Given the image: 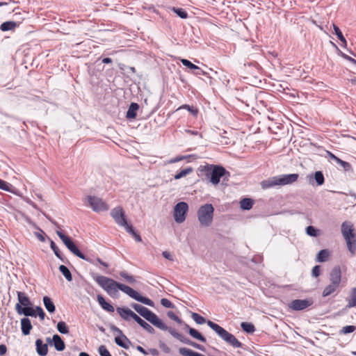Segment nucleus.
<instances>
[{
  "instance_id": "42",
  "label": "nucleus",
  "mask_w": 356,
  "mask_h": 356,
  "mask_svg": "<svg viewBox=\"0 0 356 356\" xmlns=\"http://www.w3.org/2000/svg\"><path fill=\"white\" fill-rule=\"evenodd\" d=\"M57 330L61 334H68L69 330L64 321H59L57 324Z\"/></svg>"
},
{
  "instance_id": "20",
  "label": "nucleus",
  "mask_w": 356,
  "mask_h": 356,
  "mask_svg": "<svg viewBox=\"0 0 356 356\" xmlns=\"http://www.w3.org/2000/svg\"><path fill=\"white\" fill-rule=\"evenodd\" d=\"M17 299H18V303L22 307H26L28 306H32V303L29 299V298L26 296V294L24 292L17 291Z\"/></svg>"
},
{
  "instance_id": "43",
  "label": "nucleus",
  "mask_w": 356,
  "mask_h": 356,
  "mask_svg": "<svg viewBox=\"0 0 356 356\" xmlns=\"http://www.w3.org/2000/svg\"><path fill=\"white\" fill-rule=\"evenodd\" d=\"M186 345H188V346H191L193 348H195L200 350H202V351H204V347L200 344H198L191 340H190L189 339L186 338V339L185 340L184 343Z\"/></svg>"
},
{
  "instance_id": "54",
  "label": "nucleus",
  "mask_w": 356,
  "mask_h": 356,
  "mask_svg": "<svg viewBox=\"0 0 356 356\" xmlns=\"http://www.w3.org/2000/svg\"><path fill=\"white\" fill-rule=\"evenodd\" d=\"M35 312H36V316L38 315L42 321H43L44 319L45 313L44 312V311L41 307L37 306L35 308Z\"/></svg>"
},
{
  "instance_id": "9",
  "label": "nucleus",
  "mask_w": 356,
  "mask_h": 356,
  "mask_svg": "<svg viewBox=\"0 0 356 356\" xmlns=\"http://www.w3.org/2000/svg\"><path fill=\"white\" fill-rule=\"evenodd\" d=\"M85 203L88 204L95 212L107 211L108 205L100 197L89 195L85 199Z\"/></svg>"
},
{
  "instance_id": "25",
  "label": "nucleus",
  "mask_w": 356,
  "mask_h": 356,
  "mask_svg": "<svg viewBox=\"0 0 356 356\" xmlns=\"http://www.w3.org/2000/svg\"><path fill=\"white\" fill-rule=\"evenodd\" d=\"M52 343L54 344L55 348L58 351H62L65 349V345L63 340L58 334H54L52 338Z\"/></svg>"
},
{
  "instance_id": "2",
  "label": "nucleus",
  "mask_w": 356,
  "mask_h": 356,
  "mask_svg": "<svg viewBox=\"0 0 356 356\" xmlns=\"http://www.w3.org/2000/svg\"><path fill=\"white\" fill-rule=\"evenodd\" d=\"M298 174L282 175L275 176L261 182V186L263 189H268L276 186H285L296 182L298 179Z\"/></svg>"
},
{
  "instance_id": "40",
  "label": "nucleus",
  "mask_w": 356,
  "mask_h": 356,
  "mask_svg": "<svg viewBox=\"0 0 356 356\" xmlns=\"http://www.w3.org/2000/svg\"><path fill=\"white\" fill-rule=\"evenodd\" d=\"M241 326L242 330L248 333H252L255 330L254 325L250 323L243 322Z\"/></svg>"
},
{
  "instance_id": "17",
  "label": "nucleus",
  "mask_w": 356,
  "mask_h": 356,
  "mask_svg": "<svg viewBox=\"0 0 356 356\" xmlns=\"http://www.w3.org/2000/svg\"><path fill=\"white\" fill-rule=\"evenodd\" d=\"M307 179L309 183L312 185H314V182L316 181L318 186H321L323 185L325 181L324 176L321 171L316 172L314 175H308Z\"/></svg>"
},
{
  "instance_id": "60",
  "label": "nucleus",
  "mask_w": 356,
  "mask_h": 356,
  "mask_svg": "<svg viewBox=\"0 0 356 356\" xmlns=\"http://www.w3.org/2000/svg\"><path fill=\"white\" fill-rule=\"evenodd\" d=\"M162 255L163 256L164 258H165L167 259H169L170 261L173 260V258H172L171 254L167 251H163L162 252Z\"/></svg>"
},
{
  "instance_id": "44",
  "label": "nucleus",
  "mask_w": 356,
  "mask_h": 356,
  "mask_svg": "<svg viewBox=\"0 0 356 356\" xmlns=\"http://www.w3.org/2000/svg\"><path fill=\"white\" fill-rule=\"evenodd\" d=\"M13 186L12 184L0 179V189H2L6 191L12 192Z\"/></svg>"
},
{
  "instance_id": "30",
  "label": "nucleus",
  "mask_w": 356,
  "mask_h": 356,
  "mask_svg": "<svg viewBox=\"0 0 356 356\" xmlns=\"http://www.w3.org/2000/svg\"><path fill=\"white\" fill-rule=\"evenodd\" d=\"M43 303H44V305L46 309L49 313H54L55 312L56 307L49 297L44 296L43 297Z\"/></svg>"
},
{
  "instance_id": "10",
  "label": "nucleus",
  "mask_w": 356,
  "mask_h": 356,
  "mask_svg": "<svg viewBox=\"0 0 356 356\" xmlns=\"http://www.w3.org/2000/svg\"><path fill=\"white\" fill-rule=\"evenodd\" d=\"M188 210V205L185 202L177 203L174 207V219L176 222L181 223L186 219V216Z\"/></svg>"
},
{
  "instance_id": "31",
  "label": "nucleus",
  "mask_w": 356,
  "mask_h": 356,
  "mask_svg": "<svg viewBox=\"0 0 356 356\" xmlns=\"http://www.w3.org/2000/svg\"><path fill=\"white\" fill-rule=\"evenodd\" d=\"M356 307V288H353L350 290V297L348 299L347 308H352Z\"/></svg>"
},
{
  "instance_id": "62",
  "label": "nucleus",
  "mask_w": 356,
  "mask_h": 356,
  "mask_svg": "<svg viewBox=\"0 0 356 356\" xmlns=\"http://www.w3.org/2000/svg\"><path fill=\"white\" fill-rule=\"evenodd\" d=\"M328 155H329V157L334 160V161H336L337 163L339 162V161H340V159L338 158L337 156H336L334 154H333L332 153L328 152Z\"/></svg>"
},
{
  "instance_id": "63",
  "label": "nucleus",
  "mask_w": 356,
  "mask_h": 356,
  "mask_svg": "<svg viewBox=\"0 0 356 356\" xmlns=\"http://www.w3.org/2000/svg\"><path fill=\"white\" fill-rule=\"evenodd\" d=\"M187 156H177V157H175V159H173L172 160H171V163H176V162H178V161H182L184 159H185Z\"/></svg>"
},
{
  "instance_id": "53",
  "label": "nucleus",
  "mask_w": 356,
  "mask_h": 356,
  "mask_svg": "<svg viewBox=\"0 0 356 356\" xmlns=\"http://www.w3.org/2000/svg\"><path fill=\"white\" fill-rule=\"evenodd\" d=\"M161 304L166 308H174V305L168 299L162 298L161 300Z\"/></svg>"
},
{
  "instance_id": "51",
  "label": "nucleus",
  "mask_w": 356,
  "mask_h": 356,
  "mask_svg": "<svg viewBox=\"0 0 356 356\" xmlns=\"http://www.w3.org/2000/svg\"><path fill=\"white\" fill-rule=\"evenodd\" d=\"M337 163L339 164L345 171H350L352 170L351 165L346 161L340 159Z\"/></svg>"
},
{
  "instance_id": "24",
  "label": "nucleus",
  "mask_w": 356,
  "mask_h": 356,
  "mask_svg": "<svg viewBox=\"0 0 356 356\" xmlns=\"http://www.w3.org/2000/svg\"><path fill=\"white\" fill-rule=\"evenodd\" d=\"M32 325L31 321L28 318H23L21 319V329L22 332L24 335L29 334L31 329Z\"/></svg>"
},
{
  "instance_id": "61",
  "label": "nucleus",
  "mask_w": 356,
  "mask_h": 356,
  "mask_svg": "<svg viewBox=\"0 0 356 356\" xmlns=\"http://www.w3.org/2000/svg\"><path fill=\"white\" fill-rule=\"evenodd\" d=\"M7 351V348L5 345H0V355H3Z\"/></svg>"
},
{
  "instance_id": "21",
  "label": "nucleus",
  "mask_w": 356,
  "mask_h": 356,
  "mask_svg": "<svg viewBox=\"0 0 356 356\" xmlns=\"http://www.w3.org/2000/svg\"><path fill=\"white\" fill-rule=\"evenodd\" d=\"M36 351L40 356H45L48 353L47 344L43 343L42 339H38L35 341Z\"/></svg>"
},
{
  "instance_id": "45",
  "label": "nucleus",
  "mask_w": 356,
  "mask_h": 356,
  "mask_svg": "<svg viewBox=\"0 0 356 356\" xmlns=\"http://www.w3.org/2000/svg\"><path fill=\"white\" fill-rule=\"evenodd\" d=\"M319 230L316 229L314 226L309 225L306 227V233L307 235L310 236H317L318 234Z\"/></svg>"
},
{
  "instance_id": "6",
  "label": "nucleus",
  "mask_w": 356,
  "mask_h": 356,
  "mask_svg": "<svg viewBox=\"0 0 356 356\" xmlns=\"http://www.w3.org/2000/svg\"><path fill=\"white\" fill-rule=\"evenodd\" d=\"M56 234L60 238V240L63 241V243L65 244V245L67 247V248L76 257L88 261L91 264H94L92 260L90 259L89 257L85 256L76 247V245L74 243L72 240L68 237L67 236L65 235L62 231L57 230Z\"/></svg>"
},
{
  "instance_id": "38",
  "label": "nucleus",
  "mask_w": 356,
  "mask_h": 356,
  "mask_svg": "<svg viewBox=\"0 0 356 356\" xmlns=\"http://www.w3.org/2000/svg\"><path fill=\"white\" fill-rule=\"evenodd\" d=\"M191 317H192L193 320L198 325H202L205 323H207V321H206V319L203 316H200V314H198L197 313L193 312L191 314Z\"/></svg>"
},
{
  "instance_id": "34",
  "label": "nucleus",
  "mask_w": 356,
  "mask_h": 356,
  "mask_svg": "<svg viewBox=\"0 0 356 356\" xmlns=\"http://www.w3.org/2000/svg\"><path fill=\"white\" fill-rule=\"evenodd\" d=\"M189 334L195 339L200 341L201 342L205 343L206 338L202 336L197 330L194 328H189Z\"/></svg>"
},
{
  "instance_id": "7",
  "label": "nucleus",
  "mask_w": 356,
  "mask_h": 356,
  "mask_svg": "<svg viewBox=\"0 0 356 356\" xmlns=\"http://www.w3.org/2000/svg\"><path fill=\"white\" fill-rule=\"evenodd\" d=\"M206 175L210 178V181L216 185L220 182V179L225 174H229L226 170L220 165H207L204 167Z\"/></svg>"
},
{
  "instance_id": "1",
  "label": "nucleus",
  "mask_w": 356,
  "mask_h": 356,
  "mask_svg": "<svg viewBox=\"0 0 356 356\" xmlns=\"http://www.w3.org/2000/svg\"><path fill=\"white\" fill-rule=\"evenodd\" d=\"M95 282L112 298H116L118 290L127 295L129 294L131 287L124 284L118 283L114 280L103 275L93 276Z\"/></svg>"
},
{
  "instance_id": "27",
  "label": "nucleus",
  "mask_w": 356,
  "mask_h": 356,
  "mask_svg": "<svg viewBox=\"0 0 356 356\" xmlns=\"http://www.w3.org/2000/svg\"><path fill=\"white\" fill-rule=\"evenodd\" d=\"M20 24V22L7 21L1 24L0 29L3 31L14 30Z\"/></svg>"
},
{
  "instance_id": "46",
  "label": "nucleus",
  "mask_w": 356,
  "mask_h": 356,
  "mask_svg": "<svg viewBox=\"0 0 356 356\" xmlns=\"http://www.w3.org/2000/svg\"><path fill=\"white\" fill-rule=\"evenodd\" d=\"M120 275L129 283H134L136 282L134 277L132 275H129L125 271H121L120 273Z\"/></svg>"
},
{
  "instance_id": "48",
  "label": "nucleus",
  "mask_w": 356,
  "mask_h": 356,
  "mask_svg": "<svg viewBox=\"0 0 356 356\" xmlns=\"http://www.w3.org/2000/svg\"><path fill=\"white\" fill-rule=\"evenodd\" d=\"M355 327L354 325H346L342 327L340 331V333L346 334L351 332H353L355 330Z\"/></svg>"
},
{
  "instance_id": "33",
  "label": "nucleus",
  "mask_w": 356,
  "mask_h": 356,
  "mask_svg": "<svg viewBox=\"0 0 356 356\" xmlns=\"http://www.w3.org/2000/svg\"><path fill=\"white\" fill-rule=\"evenodd\" d=\"M189 334L195 339L200 341L201 342L205 343L206 338L202 336L197 330L194 328H189Z\"/></svg>"
},
{
  "instance_id": "37",
  "label": "nucleus",
  "mask_w": 356,
  "mask_h": 356,
  "mask_svg": "<svg viewBox=\"0 0 356 356\" xmlns=\"http://www.w3.org/2000/svg\"><path fill=\"white\" fill-rule=\"evenodd\" d=\"M241 207L244 210H249L252 207L253 202L250 198H244L241 202Z\"/></svg>"
},
{
  "instance_id": "12",
  "label": "nucleus",
  "mask_w": 356,
  "mask_h": 356,
  "mask_svg": "<svg viewBox=\"0 0 356 356\" xmlns=\"http://www.w3.org/2000/svg\"><path fill=\"white\" fill-rule=\"evenodd\" d=\"M157 321L159 322V325H154L156 327L161 329L163 331H168L169 333L175 339H178L183 343H184L185 340L186 339V337H184L181 334L178 332L175 329L172 327H168L159 317L157 318Z\"/></svg>"
},
{
  "instance_id": "39",
  "label": "nucleus",
  "mask_w": 356,
  "mask_h": 356,
  "mask_svg": "<svg viewBox=\"0 0 356 356\" xmlns=\"http://www.w3.org/2000/svg\"><path fill=\"white\" fill-rule=\"evenodd\" d=\"M170 9L175 13L181 19H186L188 17V13L183 8L172 7L170 8Z\"/></svg>"
},
{
  "instance_id": "36",
  "label": "nucleus",
  "mask_w": 356,
  "mask_h": 356,
  "mask_svg": "<svg viewBox=\"0 0 356 356\" xmlns=\"http://www.w3.org/2000/svg\"><path fill=\"white\" fill-rule=\"evenodd\" d=\"M59 270L67 281L70 282L72 280V274L70 270L65 266L60 265L59 266Z\"/></svg>"
},
{
  "instance_id": "35",
  "label": "nucleus",
  "mask_w": 356,
  "mask_h": 356,
  "mask_svg": "<svg viewBox=\"0 0 356 356\" xmlns=\"http://www.w3.org/2000/svg\"><path fill=\"white\" fill-rule=\"evenodd\" d=\"M333 29L335 35L337 36L338 39L341 42V45L345 46L346 45V40L345 39L344 36L343 35L341 30L339 28L336 26L335 24H333Z\"/></svg>"
},
{
  "instance_id": "47",
  "label": "nucleus",
  "mask_w": 356,
  "mask_h": 356,
  "mask_svg": "<svg viewBox=\"0 0 356 356\" xmlns=\"http://www.w3.org/2000/svg\"><path fill=\"white\" fill-rule=\"evenodd\" d=\"M50 247L56 256L62 260L60 251L53 241H51Z\"/></svg>"
},
{
  "instance_id": "64",
  "label": "nucleus",
  "mask_w": 356,
  "mask_h": 356,
  "mask_svg": "<svg viewBox=\"0 0 356 356\" xmlns=\"http://www.w3.org/2000/svg\"><path fill=\"white\" fill-rule=\"evenodd\" d=\"M111 329L112 331H113L114 332H117L119 334L122 335V332L121 330H120L118 327H117L115 325H112L111 327Z\"/></svg>"
},
{
  "instance_id": "59",
  "label": "nucleus",
  "mask_w": 356,
  "mask_h": 356,
  "mask_svg": "<svg viewBox=\"0 0 356 356\" xmlns=\"http://www.w3.org/2000/svg\"><path fill=\"white\" fill-rule=\"evenodd\" d=\"M131 235L134 238V239L137 242H140L142 241L141 236L136 233L135 231L131 234Z\"/></svg>"
},
{
  "instance_id": "16",
  "label": "nucleus",
  "mask_w": 356,
  "mask_h": 356,
  "mask_svg": "<svg viewBox=\"0 0 356 356\" xmlns=\"http://www.w3.org/2000/svg\"><path fill=\"white\" fill-rule=\"evenodd\" d=\"M330 282L339 286L341 280V271L339 266L334 267L330 273Z\"/></svg>"
},
{
  "instance_id": "3",
  "label": "nucleus",
  "mask_w": 356,
  "mask_h": 356,
  "mask_svg": "<svg viewBox=\"0 0 356 356\" xmlns=\"http://www.w3.org/2000/svg\"><path fill=\"white\" fill-rule=\"evenodd\" d=\"M208 326L212 329L223 341L234 348L242 347V343L240 342L232 334L227 332L219 325L208 320Z\"/></svg>"
},
{
  "instance_id": "26",
  "label": "nucleus",
  "mask_w": 356,
  "mask_h": 356,
  "mask_svg": "<svg viewBox=\"0 0 356 356\" xmlns=\"http://www.w3.org/2000/svg\"><path fill=\"white\" fill-rule=\"evenodd\" d=\"M97 299L98 303L104 310L108 312H113L115 311L114 307L110 303L107 302L102 295H97Z\"/></svg>"
},
{
  "instance_id": "18",
  "label": "nucleus",
  "mask_w": 356,
  "mask_h": 356,
  "mask_svg": "<svg viewBox=\"0 0 356 356\" xmlns=\"http://www.w3.org/2000/svg\"><path fill=\"white\" fill-rule=\"evenodd\" d=\"M117 312L120 316L125 321H128L129 318L134 319V316L136 315L130 309L127 307H118Z\"/></svg>"
},
{
  "instance_id": "8",
  "label": "nucleus",
  "mask_w": 356,
  "mask_h": 356,
  "mask_svg": "<svg viewBox=\"0 0 356 356\" xmlns=\"http://www.w3.org/2000/svg\"><path fill=\"white\" fill-rule=\"evenodd\" d=\"M131 307L152 325L160 324L157 321L158 316L147 307L137 303H132Z\"/></svg>"
},
{
  "instance_id": "23",
  "label": "nucleus",
  "mask_w": 356,
  "mask_h": 356,
  "mask_svg": "<svg viewBox=\"0 0 356 356\" xmlns=\"http://www.w3.org/2000/svg\"><path fill=\"white\" fill-rule=\"evenodd\" d=\"M115 342L117 345L125 349H128L131 344L129 339L123 334L120 337H115Z\"/></svg>"
},
{
  "instance_id": "58",
  "label": "nucleus",
  "mask_w": 356,
  "mask_h": 356,
  "mask_svg": "<svg viewBox=\"0 0 356 356\" xmlns=\"http://www.w3.org/2000/svg\"><path fill=\"white\" fill-rule=\"evenodd\" d=\"M131 235L134 238V239L137 242H140L142 241L141 236L136 233L135 231L131 234Z\"/></svg>"
},
{
  "instance_id": "29",
  "label": "nucleus",
  "mask_w": 356,
  "mask_h": 356,
  "mask_svg": "<svg viewBox=\"0 0 356 356\" xmlns=\"http://www.w3.org/2000/svg\"><path fill=\"white\" fill-rule=\"evenodd\" d=\"M330 257V251L327 249L321 250L316 255V261L317 262L327 261Z\"/></svg>"
},
{
  "instance_id": "56",
  "label": "nucleus",
  "mask_w": 356,
  "mask_h": 356,
  "mask_svg": "<svg viewBox=\"0 0 356 356\" xmlns=\"http://www.w3.org/2000/svg\"><path fill=\"white\" fill-rule=\"evenodd\" d=\"M40 232H35V236L39 241L44 242L45 241V238L44 236V233L42 229H40Z\"/></svg>"
},
{
  "instance_id": "11",
  "label": "nucleus",
  "mask_w": 356,
  "mask_h": 356,
  "mask_svg": "<svg viewBox=\"0 0 356 356\" xmlns=\"http://www.w3.org/2000/svg\"><path fill=\"white\" fill-rule=\"evenodd\" d=\"M111 216L114 219L115 222L120 227L126 225V222H127L124 211L121 207L113 208L111 211Z\"/></svg>"
},
{
  "instance_id": "19",
  "label": "nucleus",
  "mask_w": 356,
  "mask_h": 356,
  "mask_svg": "<svg viewBox=\"0 0 356 356\" xmlns=\"http://www.w3.org/2000/svg\"><path fill=\"white\" fill-rule=\"evenodd\" d=\"M181 62L184 66H186L191 70H194L193 74L195 75H202V74H205V72L201 68H200L198 66L194 65L193 63H192L190 60H188L187 59L183 58L181 60Z\"/></svg>"
},
{
  "instance_id": "28",
  "label": "nucleus",
  "mask_w": 356,
  "mask_h": 356,
  "mask_svg": "<svg viewBox=\"0 0 356 356\" xmlns=\"http://www.w3.org/2000/svg\"><path fill=\"white\" fill-rule=\"evenodd\" d=\"M139 108V106L137 103H131L128 111L127 112L126 117L127 119H134L136 117V111Z\"/></svg>"
},
{
  "instance_id": "5",
  "label": "nucleus",
  "mask_w": 356,
  "mask_h": 356,
  "mask_svg": "<svg viewBox=\"0 0 356 356\" xmlns=\"http://www.w3.org/2000/svg\"><path fill=\"white\" fill-rule=\"evenodd\" d=\"M214 208L211 204L201 206L197 211V218L200 225L209 227L213 221Z\"/></svg>"
},
{
  "instance_id": "15",
  "label": "nucleus",
  "mask_w": 356,
  "mask_h": 356,
  "mask_svg": "<svg viewBox=\"0 0 356 356\" xmlns=\"http://www.w3.org/2000/svg\"><path fill=\"white\" fill-rule=\"evenodd\" d=\"M15 309L18 314L24 315L26 316H31L36 317L35 310L32 307V306H28L26 307H23L19 304H16Z\"/></svg>"
},
{
  "instance_id": "14",
  "label": "nucleus",
  "mask_w": 356,
  "mask_h": 356,
  "mask_svg": "<svg viewBox=\"0 0 356 356\" xmlns=\"http://www.w3.org/2000/svg\"><path fill=\"white\" fill-rule=\"evenodd\" d=\"M312 304V302L311 300L297 299L290 303L289 307L295 311H300L307 308Z\"/></svg>"
},
{
  "instance_id": "55",
  "label": "nucleus",
  "mask_w": 356,
  "mask_h": 356,
  "mask_svg": "<svg viewBox=\"0 0 356 356\" xmlns=\"http://www.w3.org/2000/svg\"><path fill=\"white\" fill-rule=\"evenodd\" d=\"M312 275L314 277H317L320 275V266L317 265L313 267Z\"/></svg>"
},
{
  "instance_id": "41",
  "label": "nucleus",
  "mask_w": 356,
  "mask_h": 356,
  "mask_svg": "<svg viewBox=\"0 0 356 356\" xmlns=\"http://www.w3.org/2000/svg\"><path fill=\"white\" fill-rule=\"evenodd\" d=\"M193 172V168H186L185 169H183L182 170H181L179 172L177 173L175 175V179H179L186 175H188V174H190L191 172Z\"/></svg>"
},
{
  "instance_id": "4",
  "label": "nucleus",
  "mask_w": 356,
  "mask_h": 356,
  "mask_svg": "<svg viewBox=\"0 0 356 356\" xmlns=\"http://www.w3.org/2000/svg\"><path fill=\"white\" fill-rule=\"evenodd\" d=\"M341 233L346 240L348 250L354 254L356 250V234L351 222L345 221L341 224Z\"/></svg>"
},
{
  "instance_id": "49",
  "label": "nucleus",
  "mask_w": 356,
  "mask_h": 356,
  "mask_svg": "<svg viewBox=\"0 0 356 356\" xmlns=\"http://www.w3.org/2000/svg\"><path fill=\"white\" fill-rule=\"evenodd\" d=\"M181 108L187 109L193 115H196L198 113V110L196 108H195L193 106H191L187 104H184V105L181 106V107H179V109H181Z\"/></svg>"
},
{
  "instance_id": "57",
  "label": "nucleus",
  "mask_w": 356,
  "mask_h": 356,
  "mask_svg": "<svg viewBox=\"0 0 356 356\" xmlns=\"http://www.w3.org/2000/svg\"><path fill=\"white\" fill-rule=\"evenodd\" d=\"M121 227H123L125 229V230L130 234L135 231L133 227L129 225L127 222H126V225H122Z\"/></svg>"
},
{
  "instance_id": "13",
  "label": "nucleus",
  "mask_w": 356,
  "mask_h": 356,
  "mask_svg": "<svg viewBox=\"0 0 356 356\" xmlns=\"http://www.w3.org/2000/svg\"><path fill=\"white\" fill-rule=\"evenodd\" d=\"M128 296L133 299L150 307H154V302L148 298L142 296L139 293L133 289H130Z\"/></svg>"
},
{
  "instance_id": "52",
  "label": "nucleus",
  "mask_w": 356,
  "mask_h": 356,
  "mask_svg": "<svg viewBox=\"0 0 356 356\" xmlns=\"http://www.w3.org/2000/svg\"><path fill=\"white\" fill-rule=\"evenodd\" d=\"M98 352L101 356H111L109 351L104 346H99Z\"/></svg>"
},
{
  "instance_id": "22",
  "label": "nucleus",
  "mask_w": 356,
  "mask_h": 356,
  "mask_svg": "<svg viewBox=\"0 0 356 356\" xmlns=\"http://www.w3.org/2000/svg\"><path fill=\"white\" fill-rule=\"evenodd\" d=\"M136 322H137L144 330H145L149 334H154L155 330L149 324L143 320L138 315H135L134 319Z\"/></svg>"
},
{
  "instance_id": "50",
  "label": "nucleus",
  "mask_w": 356,
  "mask_h": 356,
  "mask_svg": "<svg viewBox=\"0 0 356 356\" xmlns=\"http://www.w3.org/2000/svg\"><path fill=\"white\" fill-rule=\"evenodd\" d=\"M167 315L171 320L175 321L177 323H182V321L172 311L168 312Z\"/></svg>"
},
{
  "instance_id": "32",
  "label": "nucleus",
  "mask_w": 356,
  "mask_h": 356,
  "mask_svg": "<svg viewBox=\"0 0 356 356\" xmlns=\"http://www.w3.org/2000/svg\"><path fill=\"white\" fill-rule=\"evenodd\" d=\"M339 286V285L332 284L331 282L330 284H328L324 289L323 293H322L323 296L327 297V296L331 295L338 289Z\"/></svg>"
}]
</instances>
